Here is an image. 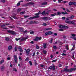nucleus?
I'll return each mask as SVG.
<instances>
[{
	"label": "nucleus",
	"mask_w": 76,
	"mask_h": 76,
	"mask_svg": "<svg viewBox=\"0 0 76 76\" xmlns=\"http://www.w3.org/2000/svg\"><path fill=\"white\" fill-rule=\"evenodd\" d=\"M67 67H68V66H66V68L64 69V71L65 72H66L70 73L71 72H72V71H75L76 70V68H71L69 69H67Z\"/></svg>",
	"instance_id": "obj_1"
},
{
	"label": "nucleus",
	"mask_w": 76,
	"mask_h": 76,
	"mask_svg": "<svg viewBox=\"0 0 76 76\" xmlns=\"http://www.w3.org/2000/svg\"><path fill=\"white\" fill-rule=\"evenodd\" d=\"M59 28L61 29H67L68 28V27L67 26L65 25L63 26L62 25H60L59 26Z\"/></svg>",
	"instance_id": "obj_2"
},
{
	"label": "nucleus",
	"mask_w": 76,
	"mask_h": 76,
	"mask_svg": "<svg viewBox=\"0 0 76 76\" xmlns=\"http://www.w3.org/2000/svg\"><path fill=\"white\" fill-rule=\"evenodd\" d=\"M52 34H53V32L48 31L45 33V37H46V36H48V35H49Z\"/></svg>",
	"instance_id": "obj_3"
},
{
	"label": "nucleus",
	"mask_w": 76,
	"mask_h": 76,
	"mask_svg": "<svg viewBox=\"0 0 76 76\" xmlns=\"http://www.w3.org/2000/svg\"><path fill=\"white\" fill-rule=\"evenodd\" d=\"M34 3L30 2L27 4H25L24 5V6L26 7V6H29V5H34Z\"/></svg>",
	"instance_id": "obj_4"
},
{
	"label": "nucleus",
	"mask_w": 76,
	"mask_h": 76,
	"mask_svg": "<svg viewBox=\"0 0 76 76\" xmlns=\"http://www.w3.org/2000/svg\"><path fill=\"white\" fill-rule=\"evenodd\" d=\"M7 32H8V33H10V34H12V35L16 34V32L13 31L8 30Z\"/></svg>",
	"instance_id": "obj_5"
},
{
	"label": "nucleus",
	"mask_w": 76,
	"mask_h": 76,
	"mask_svg": "<svg viewBox=\"0 0 76 76\" xmlns=\"http://www.w3.org/2000/svg\"><path fill=\"white\" fill-rule=\"evenodd\" d=\"M65 22L67 23H72V24H73V25H76V23L74 22L73 21H68L67 20L65 21Z\"/></svg>",
	"instance_id": "obj_6"
},
{
	"label": "nucleus",
	"mask_w": 76,
	"mask_h": 76,
	"mask_svg": "<svg viewBox=\"0 0 76 76\" xmlns=\"http://www.w3.org/2000/svg\"><path fill=\"white\" fill-rule=\"evenodd\" d=\"M13 57L14 58L15 62L17 63H18V57H17V56L16 55H15L13 56Z\"/></svg>",
	"instance_id": "obj_7"
},
{
	"label": "nucleus",
	"mask_w": 76,
	"mask_h": 76,
	"mask_svg": "<svg viewBox=\"0 0 76 76\" xmlns=\"http://www.w3.org/2000/svg\"><path fill=\"white\" fill-rule=\"evenodd\" d=\"M28 38V37L27 36L26 37H22V39L20 40L21 42L22 41H26V40Z\"/></svg>",
	"instance_id": "obj_8"
},
{
	"label": "nucleus",
	"mask_w": 76,
	"mask_h": 76,
	"mask_svg": "<svg viewBox=\"0 0 76 76\" xmlns=\"http://www.w3.org/2000/svg\"><path fill=\"white\" fill-rule=\"evenodd\" d=\"M55 66L54 65L52 66L48 67V69H53V70H55Z\"/></svg>",
	"instance_id": "obj_9"
},
{
	"label": "nucleus",
	"mask_w": 76,
	"mask_h": 76,
	"mask_svg": "<svg viewBox=\"0 0 76 76\" xmlns=\"http://www.w3.org/2000/svg\"><path fill=\"white\" fill-rule=\"evenodd\" d=\"M36 16H34V18H39V16L38 15H39V14L37 13L35 14Z\"/></svg>",
	"instance_id": "obj_10"
},
{
	"label": "nucleus",
	"mask_w": 76,
	"mask_h": 76,
	"mask_svg": "<svg viewBox=\"0 0 76 76\" xmlns=\"http://www.w3.org/2000/svg\"><path fill=\"white\" fill-rule=\"evenodd\" d=\"M40 19H42L44 20H47V17H43L40 18Z\"/></svg>",
	"instance_id": "obj_11"
},
{
	"label": "nucleus",
	"mask_w": 76,
	"mask_h": 76,
	"mask_svg": "<svg viewBox=\"0 0 76 76\" xmlns=\"http://www.w3.org/2000/svg\"><path fill=\"white\" fill-rule=\"evenodd\" d=\"M16 14H13L12 15V17L15 19H18V18L16 17Z\"/></svg>",
	"instance_id": "obj_12"
},
{
	"label": "nucleus",
	"mask_w": 76,
	"mask_h": 76,
	"mask_svg": "<svg viewBox=\"0 0 76 76\" xmlns=\"http://www.w3.org/2000/svg\"><path fill=\"white\" fill-rule=\"evenodd\" d=\"M1 27L4 29H7V28H6V27L5 26V25L4 24L1 26Z\"/></svg>",
	"instance_id": "obj_13"
},
{
	"label": "nucleus",
	"mask_w": 76,
	"mask_h": 76,
	"mask_svg": "<svg viewBox=\"0 0 76 76\" xmlns=\"http://www.w3.org/2000/svg\"><path fill=\"white\" fill-rule=\"evenodd\" d=\"M17 48L18 49H19L18 50V51H20V52H21V53H23V50H22V48Z\"/></svg>",
	"instance_id": "obj_14"
},
{
	"label": "nucleus",
	"mask_w": 76,
	"mask_h": 76,
	"mask_svg": "<svg viewBox=\"0 0 76 76\" xmlns=\"http://www.w3.org/2000/svg\"><path fill=\"white\" fill-rule=\"evenodd\" d=\"M47 2H45L43 3H42L41 4L42 6H44V5H47Z\"/></svg>",
	"instance_id": "obj_15"
},
{
	"label": "nucleus",
	"mask_w": 76,
	"mask_h": 76,
	"mask_svg": "<svg viewBox=\"0 0 76 76\" xmlns=\"http://www.w3.org/2000/svg\"><path fill=\"white\" fill-rule=\"evenodd\" d=\"M18 28L21 32H23V28L21 27H19Z\"/></svg>",
	"instance_id": "obj_16"
},
{
	"label": "nucleus",
	"mask_w": 76,
	"mask_h": 76,
	"mask_svg": "<svg viewBox=\"0 0 76 76\" xmlns=\"http://www.w3.org/2000/svg\"><path fill=\"white\" fill-rule=\"evenodd\" d=\"M43 47L44 48H47V43H44L43 44Z\"/></svg>",
	"instance_id": "obj_17"
},
{
	"label": "nucleus",
	"mask_w": 76,
	"mask_h": 76,
	"mask_svg": "<svg viewBox=\"0 0 76 76\" xmlns=\"http://www.w3.org/2000/svg\"><path fill=\"white\" fill-rule=\"evenodd\" d=\"M12 49V46L11 45L9 46L8 47V50H10Z\"/></svg>",
	"instance_id": "obj_18"
},
{
	"label": "nucleus",
	"mask_w": 76,
	"mask_h": 76,
	"mask_svg": "<svg viewBox=\"0 0 76 76\" xmlns=\"http://www.w3.org/2000/svg\"><path fill=\"white\" fill-rule=\"evenodd\" d=\"M39 39V37H36V38L35 39H34V41H37Z\"/></svg>",
	"instance_id": "obj_19"
},
{
	"label": "nucleus",
	"mask_w": 76,
	"mask_h": 76,
	"mask_svg": "<svg viewBox=\"0 0 76 76\" xmlns=\"http://www.w3.org/2000/svg\"><path fill=\"white\" fill-rule=\"evenodd\" d=\"M1 71H3L4 69V66H1Z\"/></svg>",
	"instance_id": "obj_20"
},
{
	"label": "nucleus",
	"mask_w": 76,
	"mask_h": 76,
	"mask_svg": "<svg viewBox=\"0 0 76 76\" xmlns=\"http://www.w3.org/2000/svg\"><path fill=\"white\" fill-rule=\"evenodd\" d=\"M5 40L7 41H9V38L8 37H5Z\"/></svg>",
	"instance_id": "obj_21"
},
{
	"label": "nucleus",
	"mask_w": 76,
	"mask_h": 76,
	"mask_svg": "<svg viewBox=\"0 0 76 76\" xmlns=\"http://www.w3.org/2000/svg\"><path fill=\"white\" fill-rule=\"evenodd\" d=\"M74 17H75V16H74V15H72L69 18V19H73Z\"/></svg>",
	"instance_id": "obj_22"
},
{
	"label": "nucleus",
	"mask_w": 76,
	"mask_h": 76,
	"mask_svg": "<svg viewBox=\"0 0 76 76\" xmlns=\"http://www.w3.org/2000/svg\"><path fill=\"white\" fill-rule=\"evenodd\" d=\"M51 29H52V28H46V31H48V30H51Z\"/></svg>",
	"instance_id": "obj_23"
},
{
	"label": "nucleus",
	"mask_w": 76,
	"mask_h": 76,
	"mask_svg": "<svg viewBox=\"0 0 76 76\" xmlns=\"http://www.w3.org/2000/svg\"><path fill=\"white\" fill-rule=\"evenodd\" d=\"M73 2H70L69 3V6H72V5H73Z\"/></svg>",
	"instance_id": "obj_24"
},
{
	"label": "nucleus",
	"mask_w": 76,
	"mask_h": 76,
	"mask_svg": "<svg viewBox=\"0 0 76 76\" xmlns=\"http://www.w3.org/2000/svg\"><path fill=\"white\" fill-rule=\"evenodd\" d=\"M53 48L54 50H57L58 48L56 46H53Z\"/></svg>",
	"instance_id": "obj_25"
},
{
	"label": "nucleus",
	"mask_w": 76,
	"mask_h": 76,
	"mask_svg": "<svg viewBox=\"0 0 76 76\" xmlns=\"http://www.w3.org/2000/svg\"><path fill=\"white\" fill-rule=\"evenodd\" d=\"M34 24V21H30V23H28V24L29 25H30L31 24Z\"/></svg>",
	"instance_id": "obj_26"
},
{
	"label": "nucleus",
	"mask_w": 76,
	"mask_h": 76,
	"mask_svg": "<svg viewBox=\"0 0 76 76\" xmlns=\"http://www.w3.org/2000/svg\"><path fill=\"white\" fill-rule=\"evenodd\" d=\"M61 14V12H57V15H60Z\"/></svg>",
	"instance_id": "obj_27"
},
{
	"label": "nucleus",
	"mask_w": 76,
	"mask_h": 76,
	"mask_svg": "<svg viewBox=\"0 0 76 76\" xmlns=\"http://www.w3.org/2000/svg\"><path fill=\"white\" fill-rule=\"evenodd\" d=\"M45 11H44L41 13V14L42 15H45Z\"/></svg>",
	"instance_id": "obj_28"
},
{
	"label": "nucleus",
	"mask_w": 76,
	"mask_h": 76,
	"mask_svg": "<svg viewBox=\"0 0 76 76\" xmlns=\"http://www.w3.org/2000/svg\"><path fill=\"white\" fill-rule=\"evenodd\" d=\"M21 10V9L20 8L18 9L17 10V12L18 13H19V12H20V11Z\"/></svg>",
	"instance_id": "obj_29"
},
{
	"label": "nucleus",
	"mask_w": 76,
	"mask_h": 76,
	"mask_svg": "<svg viewBox=\"0 0 76 76\" xmlns=\"http://www.w3.org/2000/svg\"><path fill=\"white\" fill-rule=\"evenodd\" d=\"M25 12H20V14L23 15V14H25Z\"/></svg>",
	"instance_id": "obj_30"
},
{
	"label": "nucleus",
	"mask_w": 76,
	"mask_h": 76,
	"mask_svg": "<svg viewBox=\"0 0 76 76\" xmlns=\"http://www.w3.org/2000/svg\"><path fill=\"white\" fill-rule=\"evenodd\" d=\"M12 70L13 71H15V72H17V69H16V68H13Z\"/></svg>",
	"instance_id": "obj_31"
},
{
	"label": "nucleus",
	"mask_w": 76,
	"mask_h": 76,
	"mask_svg": "<svg viewBox=\"0 0 76 76\" xmlns=\"http://www.w3.org/2000/svg\"><path fill=\"white\" fill-rule=\"evenodd\" d=\"M20 2H19L17 4V6H20Z\"/></svg>",
	"instance_id": "obj_32"
},
{
	"label": "nucleus",
	"mask_w": 76,
	"mask_h": 76,
	"mask_svg": "<svg viewBox=\"0 0 76 76\" xmlns=\"http://www.w3.org/2000/svg\"><path fill=\"white\" fill-rule=\"evenodd\" d=\"M9 27L10 28H15V26H9Z\"/></svg>",
	"instance_id": "obj_33"
},
{
	"label": "nucleus",
	"mask_w": 76,
	"mask_h": 76,
	"mask_svg": "<svg viewBox=\"0 0 76 76\" xmlns=\"http://www.w3.org/2000/svg\"><path fill=\"white\" fill-rule=\"evenodd\" d=\"M50 19H52V18L50 17H47V20H50Z\"/></svg>",
	"instance_id": "obj_34"
},
{
	"label": "nucleus",
	"mask_w": 76,
	"mask_h": 76,
	"mask_svg": "<svg viewBox=\"0 0 76 76\" xmlns=\"http://www.w3.org/2000/svg\"><path fill=\"white\" fill-rule=\"evenodd\" d=\"M29 63L30 66H32V62L31 61H29Z\"/></svg>",
	"instance_id": "obj_35"
},
{
	"label": "nucleus",
	"mask_w": 76,
	"mask_h": 76,
	"mask_svg": "<svg viewBox=\"0 0 76 76\" xmlns=\"http://www.w3.org/2000/svg\"><path fill=\"white\" fill-rule=\"evenodd\" d=\"M34 17H30L28 18V19H29L30 20H31V19H34Z\"/></svg>",
	"instance_id": "obj_36"
},
{
	"label": "nucleus",
	"mask_w": 76,
	"mask_h": 76,
	"mask_svg": "<svg viewBox=\"0 0 76 76\" xmlns=\"http://www.w3.org/2000/svg\"><path fill=\"white\" fill-rule=\"evenodd\" d=\"M4 60H2L0 62V64H2L3 62H4Z\"/></svg>",
	"instance_id": "obj_37"
},
{
	"label": "nucleus",
	"mask_w": 76,
	"mask_h": 76,
	"mask_svg": "<svg viewBox=\"0 0 76 76\" xmlns=\"http://www.w3.org/2000/svg\"><path fill=\"white\" fill-rule=\"evenodd\" d=\"M38 23H38V21H34V23H35V24H38Z\"/></svg>",
	"instance_id": "obj_38"
},
{
	"label": "nucleus",
	"mask_w": 76,
	"mask_h": 76,
	"mask_svg": "<svg viewBox=\"0 0 76 76\" xmlns=\"http://www.w3.org/2000/svg\"><path fill=\"white\" fill-rule=\"evenodd\" d=\"M53 38H51V40L49 41V42L50 43H52L53 42Z\"/></svg>",
	"instance_id": "obj_39"
},
{
	"label": "nucleus",
	"mask_w": 76,
	"mask_h": 76,
	"mask_svg": "<svg viewBox=\"0 0 76 76\" xmlns=\"http://www.w3.org/2000/svg\"><path fill=\"white\" fill-rule=\"evenodd\" d=\"M73 5H74V6H76V2H73Z\"/></svg>",
	"instance_id": "obj_40"
},
{
	"label": "nucleus",
	"mask_w": 76,
	"mask_h": 76,
	"mask_svg": "<svg viewBox=\"0 0 76 76\" xmlns=\"http://www.w3.org/2000/svg\"><path fill=\"white\" fill-rule=\"evenodd\" d=\"M1 2L2 3H5V2H6V1L4 0H2L1 1Z\"/></svg>",
	"instance_id": "obj_41"
},
{
	"label": "nucleus",
	"mask_w": 76,
	"mask_h": 76,
	"mask_svg": "<svg viewBox=\"0 0 76 76\" xmlns=\"http://www.w3.org/2000/svg\"><path fill=\"white\" fill-rule=\"evenodd\" d=\"M36 47L37 49H39V46H38L37 45H36Z\"/></svg>",
	"instance_id": "obj_42"
},
{
	"label": "nucleus",
	"mask_w": 76,
	"mask_h": 76,
	"mask_svg": "<svg viewBox=\"0 0 76 76\" xmlns=\"http://www.w3.org/2000/svg\"><path fill=\"white\" fill-rule=\"evenodd\" d=\"M71 35L72 37H76V34H71Z\"/></svg>",
	"instance_id": "obj_43"
},
{
	"label": "nucleus",
	"mask_w": 76,
	"mask_h": 76,
	"mask_svg": "<svg viewBox=\"0 0 76 76\" xmlns=\"http://www.w3.org/2000/svg\"><path fill=\"white\" fill-rule=\"evenodd\" d=\"M29 15H24V17L25 18H28V17H29Z\"/></svg>",
	"instance_id": "obj_44"
},
{
	"label": "nucleus",
	"mask_w": 76,
	"mask_h": 76,
	"mask_svg": "<svg viewBox=\"0 0 76 76\" xmlns=\"http://www.w3.org/2000/svg\"><path fill=\"white\" fill-rule=\"evenodd\" d=\"M28 60H29V58H28V57H27L26 58V59L25 60V61H28Z\"/></svg>",
	"instance_id": "obj_45"
},
{
	"label": "nucleus",
	"mask_w": 76,
	"mask_h": 76,
	"mask_svg": "<svg viewBox=\"0 0 76 76\" xmlns=\"http://www.w3.org/2000/svg\"><path fill=\"white\" fill-rule=\"evenodd\" d=\"M66 12H70V11L69 10H68V9L66 8Z\"/></svg>",
	"instance_id": "obj_46"
},
{
	"label": "nucleus",
	"mask_w": 76,
	"mask_h": 76,
	"mask_svg": "<svg viewBox=\"0 0 76 76\" xmlns=\"http://www.w3.org/2000/svg\"><path fill=\"white\" fill-rule=\"evenodd\" d=\"M43 53H44V54H46L47 53V51L46 50H43Z\"/></svg>",
	"instance_id": "obj_47"
},
{
	"label": "nucleus",
	"mask_w": 76,
	"mask_h": 76,
	"mask_svg": "<svg viewBox=\"0 0 76 76\" xmlns=\"http://www.w3.org/2000/svg\"><path fill=\"white\" fill-rule=\"evenodd\" d=\"M29 51L30 50L29 49H27L26 50V53H29Z\"/></svg>",
	"instance_id": "obj_48"
},
{
	"label": "nucleus",
	"mask_w": 76,
	"mask_h": 76,
	"mask_svg": "<svg viewBox=\"0 0 76 76\" xmlns=\"http://www.w3.org/2000/svg\"><path fill=\"white\" fill-rule=\"evenodd\" d=\"M70 38H73V39H74V40H75V41H76V37H70Z\"/></svg>",
	"instance_id": "obj_49"
},
{
	"label": "nucleus",
	"mask_w": 76,
	"mask_h": 76,
	"mask_svg": "<svg viewBox=\"0 0 76 76\" xmlns=\"http://www.w3.org/2000/svg\"><path fill=\"white\" fill-rule=\"evenodd\" d=\"M34 32H35L34 31H32L30 32V34H34Z\"/></svg>",
	"instance_id": "obj_50"
},
{
	"label": "nucleus",
	"mask_w": 76,
	"mask_h": 76,
	"mask_svg": "<svg viewBox=\"0 0 76 76\" xmlns=\"http://www.w3.org/2000/svg\"><path fill=\"white\" fill-rule=\"evenodd\" d=\"M14 49L15 51H17V48H16V47H15V48H14Z\"/></svg>",
	"instance_id": "obj_51"
},
{
	"label": "nucleus",
	"mask_w": 76,
	"mask_h": 76,
	"mask_svg": "<svg viewBox=\"0 0 76 76\" xmlns=\"http://www.w3.org/2000/svg\"><path fill=\"white\" fill-rule=\"evenodd\" d=\"M61 14L62 15H65V13L64 12H61Z\"/></svg>",
	"instance_id": "obj_52"
},
{
	"label": "nucleus",
	"mask_w": 76,
	"mask_h": 76,
	"mask_svg": "<svg viewBox=\"0 0 76 76\" xmlns=\"http://www.w3.org/2000/svg\"><path fill=\"white\" fill-rule=\"evenodd\" d=\"M43 26H47V25L46 23H43Z\"/></svg>",
	"instance_id": "obj_53"
},
{
	"label": "nucleus",
	"mask_w": 76,
	"mask_h": 76,
	"mask_svg": "<svg viewBox=\"0 0 76 76\" xmlns=\"http://www.w3.org/2000/svg\"><path fill=\"white\" fill-rule=\"evenodd\" d=\"M63 20H65L66 19V17H63L62 18Z\"/></svg>",
	"instance_id": "obj_54"
},
{
	"label": "nucleus",
	"mask_w": 76,
	"mask_h": 76,
	"mask_svg": "<svg viewBox=\"0 0 76 76\" xmlns=\"http://www.w3.org/2000/svg\"><path fill=\"white\" fill-rule=\"evenodd\" d=\"M66 49L67 50H69V48H68V45H66Z\"/></svg>",
	"instance_id": "obj_55"
},
{
	"label": "nucleus",
	"mask_w": 76,
	"mask_h": 76,
	"mask_svg": "<svg viewBox=\"0 0 76 76\" xmlns=\"http://www.w3.org/2000/svg\"><path fill=\"white\" fill-rule=\"evenodd\" d=\"M19 60L20 61H22V59L21 58V57L19 56Z\"/></svg>",
	"instance_id": "obj_56"
},
{
	"label": "nucleus",
	"mask_w": 76,
	"mask_h": 76,
	"mask_svg": "<svg viewBox=\"0 0 76 76\" xmlns=\"http://www.w3.org/2000/svg\"><path fill=\"white\" fill-rule=\"evenodd\" d=\"M63 43H62V42H60V43L59 44V45H63Z\"/></svg>",
	"instance_id": "obj_57"
},
{
	"label": "nucleus",
	"mask_w": 76,
	"mask_h": 76,
	"mask_svg": "<svg viewBox=\"0 0 76 76\" xmlns=\"http://www.w3.org/2000/svg\"><path fill=\"white\" fill-rule=\"evenodd\" d=\"M62 55L63 56H67V55L66 54H64V53H62Z\"/></svg>",
	"instance_id": "obj_58"
},
{
	"label": "nucleus",
	"mask_w": 76,
	"mask_h": 76,
	"mask_svg": "<svg viewBox=\"0 0 76 76\" xmlns=\"http://www.w3.org/2000/svg\"><path fill=\"white\" fill-rule=\"evenodd\" d=\"M53 10H54V11L55 12H57V10L55 9H53Z\"/></svg>",
	"instance_id": "obj_59"
},
{
	"label": "nucleus",
	"mask_w": 76,
	"mask_h": 76,
	"mask_svg": "<svg viewBox=\"0 0 76 76\" xmlns=\"http://www.w3.org/2000/svg\"><path fill=\"white\" fill-rule=\"evenodd\" d=\"M23 33H24V34H25V33H26V32H27V30H25V31H23Z\"/></svg>",
	"instance_id": "obj_60"
},
{
	"label": "nucleus",
	"mask_w": 76,
	"mask_h": 76,
	"mask_svg": "<svg viewBox=\"0 0 76 76\" xmlns=\"http://www.w3.org/2000/svg\"><path fill=\"white\" fill-rule=\"evenodd\" d=\"M51 16H55V15L53 14H51Z\"/></svg>",
	"instance_id": "obj_61"
},
{
	"label": "nucleus",
	"mask_w": 76,
	"mask_h": 76,
	"mask_svg": "<svg viewBox=\"0 0 76 76\" xmlns=\"http://www.w3.org/2000/svg\"><path fill=\"white\" fill-rule=\"evenodd\" d=\"M54 35L55 36H57V33H54Z\"/></svg>",
	"instance_id": "obj_62"
},
{
	"label": "nucleus",
	"mask_w": 76,
	"mask_h": 76,
	"mask_svg": "<svg viewBox=\"0 0 76 76\" xmlns=\"http://www.w3.org/2000/svg\"><path fill=\"white\" fill-rule=\"evenodd\" d=\"M10 60V58L8 57L7 58V60Z\"/></svg>",
	"instance_id": "obj_63"
},
{
	"label": "nucleus",
	"mask_w": 76,
	"mask_h": 76,
	"mask_svg": "<svg viewBox=\"0 0 76 76\" xmlns=\"http://www.w3.org/2000/svg\"><path fill=\"white\" fill-rule=\"evenodd\" d=\"M57 61V60H53L52 61V62H56Z\"/></svg>",
	"instance_id": "obj_64"
}]
</instances>
